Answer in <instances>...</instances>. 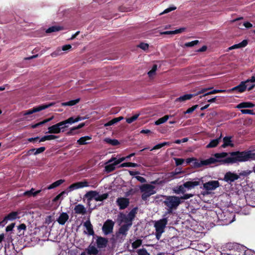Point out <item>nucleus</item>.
<instances>
[{
  "mask_svg": "<svg viewBox=\"0 0 255 255\" xmlns=\"http://www.w3.org/2000/svg\"><path fill=\"white\" fill-rule=\"evenodd\" d=\"M246 153V151L232 152L231 153L230 157L225 158L227 156L228 153L223 152L215 153L214 156L218 159V164L217 165H221L226 163H234L237 162L247 161V156Z\"/></svg>",
  "mask_w": 255,
  "mask_h": 255,
  "instance_id": "1",
  "label": "nucleus"
},
{
  "mask_svg": "<svg viewBox=\"0 0 255 255\" xmlns=\"http://www.w3.org/2000/svg\"><path fill=\"white\" fill-rule=\"evenodd\" d=\"M96 243L97 248L95 245L90 244L86 249L85 251L88 255H97L99 253V251L98 249H101L105 248L108 245V240L106 238L101 236H97Z\"/></svg>",
  "mask_w": 255,
  "mask_h": 255,
  "instance_id": "2",
  "label": "nucleus"
},
{
  "mask_svg": "<svg viewBox=\"0 0 255 255\" xmlns=\"http://www.w3.org/2000/svg\"><path fill=\"white\" fill-rule=\"evenodd\" d=\"M180 198L175 196H166L163 201L164 204L168 208V213H172L173 209H175L180 204Z\"/></svg>",
  "mask_w": 255,
  "mask_h": 255,
  "instance_id": "3",
  "label": "nucleus"
},
{
  "mask_svg": "<svg viewBox=\"0 0 255 255\" xmlns=\"http://www.w3.org/2000/svg\"><path fill=\"white\" fill-rule=\"evenodd\" d=\"M167 218H164L156 221L154 224L155 228V237L157 240L161 238L162 234L164 232V229L167 224Z\"/></svg>",
  "mask_w": 255,
  "mask_h": 255,
  "instance_id": "4",
  "label": "nucleus"
},
{
  "mask_svg": "<svg viewBox=\"0 0 255 255\" xmlns=\"http://www.w3.org/2000/svg\"><path fill=\"white\" fill-rule=\"evenodd\" d=\"M255 83V76H252L250 78L248 79L246 81H242L239 85L235 86L230 89L231 92H237L238 93H243L247 90V86L249 85L247 84L248 83Z\"/></svg>",
  "mask_w": 255,
  "mask_h": 255,
  "instance_id": "5",
  "label": "nucleus"
},
{
  "mask_svg": "<svg viewBox=\"0 0 255 255\" xmlns=\"http://www.w3.org/2000/svg\"><path fill=\"white\" fill-rule=\"evenodd\" d=\"M216 163L218 164V159L215 157V156L214 157H211L208 159L201 160L200 161L195 158V160L193 161V166L195 168H200L204 166H207L212 164Z\"/></svg>",
  "mask_w": 255,
  "mask_h": 255,
  "instance_id": "6",
  "label": "nucleus"
},
{
  "mask_svg": "<svg viewBox=\"0 0 255 255\" xmlns=\"http://www.w3.org/2000/svg\"><path fill=\"white\" fill-rule=\"evenodd\" d=\"M130 228V224H124L119 229L116 233L117 240H120V242L124 241L127 236L128 232Z\"/></svg>",
  "mask_w": 255,
  "mask_h": 255,
  "instance_id": "7",
  "label": "nucleus"
},
{
  "mask_svg": "<svg viewBox=\"0 0 255 255\" xmlns=\"http://www.w3.org/2000/svg\"><path fill=\"white\" fill-rule=\"evenodd\" d=\"M54 103H51L49 104H44L39 105L38 106L34 107L33 108L24 111L23 112V116H27L31 115L34 113L38 112L41 111L43 110L49 108L54 105Z\"/></svg>",
  "mask_w": 255,
  "mask_h": 255,
  "instance_id": "8",
  "label": "nucleus"
},
{
  "mask_svg": "<svg viewBox=\"0 0 255 255\" xmlns=\"http://www.w3.org/2000/svg\"><path fill=\"white\" fill-rule=\"evenodd\" d=\"M115 222L110 219H108L104 223L102 231L105 235L111 234L113 232Z\"/></svg>",
  "mask_w": 255,
  "mask_h": 255,
  "instance_id": "9",
  "label": "nucleus"
},
{
  "mask_svg": "<svg viewBox=\"0 0 255 255\" xmlns=\"http://www.w3.org/2000/svg\"><path fill=\"white\" fill-rule=\"evenodd\" d=\"M239 178L240 176L238 174L228 171L225 173L223 180L229 184H231L232 182L239 179Z\"/></svg>",
  "mask_w": 255,
  "mask_h": 255,
  "instance_id": "10",
  "label": "nucleus"
},
{
  "mask_svg": "<svg viewBox=\"0 0 255 255\" xmlns=\"http://www.w3.org/2000/svg\"><path fill=\"white\" fill-rule=\"evenodd\" d=\"M89 186L88 182L86 180L84 181L77 182L72 184L67 188L68 192L72 191L74 190Z\"/></svg>",
  "mask_w": 255,
  "mask_h": 255,
  "instance_id": "11",
  "label": "nucleus"
},
{
  "mask_svg": "<svg viewBox=\"0 0 255 255\" xmlns=\"http://www.w3.org/2000/svg\"><path fill=\"white\" fill-rule=\"evenodd\" d=\"M220 186L217 180H211L203 184V187L207 191L214 190Z\"/></svg>",
  "mask_w": 255,
  "mask_h": 255,
  "instance_id": "12",
  "label": "nucleus"
},
{
  "mask_svg": "<svg viewBox=\"0 0 255 255\" xmlns=\"http://www.w3.org/2000/svg\"><path fill=\"white\" fill-rule=\"evenodd\" d=\"M117 204L120 210H124L127 208L129 204L128 198L125 197H119L117 199Z\"/></svg>",
  "mask_w": 255,
  "mask_h": 255,
  "instance_id": "13",
  "label": "nucleus"
},
{
  "mask_svg": "<svg viewBox=\"0 0 255 255\" xmlns=\"http://www.w3.org/2000/svg\"><path fill=\"white\" fill-rule=\"evenodd\" d=\"M18 214L19 213L16 211H13L8 214L1 221L4 226L7 223L8 221H13L17 218H19L18 216Z\"/></svg>",
  "mask_w": 255,
  "mask_h": 255,
  "instance_id": "14",
  "label": "nucleus"
},
{
  "mask_svg": "<svg viewBox=\"0 0 255 255\" xmlns=\"http://www.w3.org/2000/svg\"><path fill=\"white\" fill-rule=\"evenodd\" d=\"M202 181L200 179H197L194 181H189L184 183V186L188 189H192L196 186L200 185Z\"/></svg>",
  "mask_w": 255,
  "mask_h": 255,
  "instance_id": "15",
  "label": "nucleus"
},
{
  "mask_svg": "<svg viewBox=\"0 0 255 255\" xmlns=\"http://www.w3.org/2000/svg\"><path fill=\"white\" fill-rule=\"evenodd\" d=\"M69 216L66 212L61 213L59 217L57 219V222L60 225H64L66 222L68 220Z\"/></svg>",
  "mask_w": 255,
  "mask_h": 255,
  "instance_id": "16",
  "label": "nucleus"
},
{
  "mask_svg": "<svg viewBox=\"0 0 255 255\" xmlns=\"http://www.w3.org/2000/svg\"><path fill=\"white\" fill-rule=\"evenodd\" d=\"M180 173V172L176 171L167 173L165 175L164 180L165 182L170 181L173 179L177 178L178 177L177 175Z\"/></svg>",
  "mask_w": 255,
  "mask_h": 255,
  "instance_id": "17",
  "label": "nucleus"
},
{
  "mask_svg": "<svg viewBox=\"0 0 255 255\" xmlns=\"http://www.w3.org/2000/svg\"><path fill=\"white\" fill-rule=\"evenodd\" d=\"M84 226L86 228L87 230V234L89 235L94 236L95 235L93 225L89 219L84 223Z\"/></svg>",
  "mask_w": 255,
  "mask_h": 255,
  "instance_id": "18",
  "label": "nucleus"
},
{
  "mask_svg": "<svg viewBox=\"0 0 255 255\" xmlns=\"http://www.w3.org/2000/svg\"><path fill=\"white\" fill-rule=\"evenodd\" d=\"M60 125V124H58V123L50 126L48 127V131L47 132V133H54V134H58L60 133V128H59V126Z\"/></svg>",
  "mask_w": 255,
  "mask_h": 255,
  "instance_id": "19",
  "label": "nucleus"
},
{
  "mask_svg": "<svg viewBox=\"0 0 255 255\" xmlns=\"http://www.w3.org/2000/svg\"><path fill=\"white\" fill-rule=\"evenodd\" d=\"M74 210L75 214H77L85 215L86 213V209L82 204L76 205Z\"/></svg>",
  "mask_w": 255,
  "mask_h": 255,
  "instance_id": "20",
  "label": "nucleus"
},
{
  "mask_svg": "<svg viewBox=\"0 0 255 255\" xmlns=\"http://www.w3.org/2000/svg\"><path fill=\"white\" fill-rule=\"evenodd\" d=\"M154 187L150 184H143L140 187V190L141 192H145L147 193H155L153 189Z\"/></svg>",
  "mask_w": 255,
  "mask_h": 255,
  "instance_id": "21",
  "label": "nucleus"
},
{
  "mask_svg": "<svg viewBox=\"0 0 255 255\" xmlns=\"http://www.w3.org/2000/svg\"><path fill=\"white\" fill-rule=\"evenodd\" d=\"M248 44V41L246 39L243 40L241 42L234 44L228 48V50H231L235 49L241 48L246 47Z\"/></svg>",
  "mask_w": 255,
  "mask_h": 255,
  "instance_id": "22",
  "label": "nucleus"
},
{
  "mask_svg": "<svg viewBox=\"0 0 255 255\" xmlns=\"http://www.w3.org/2000/svg\"><path fill=\"white\" fill-rule=\"evenodd\" d=\"M255 106V105L251 102H242L237 105L236 108L238 109L252 108Z\"/></svg>",
  "mask_w": 255,
  "mask_h": 255,
  "instance_id": "23",
  "label": "nucleus"
},
{
  "mask_svg": "<svg viewBox=\"0 0 255 255\" xmlns=\"http://www.w3.org/2000/svg\"><path fill=\"white\" fill-rule=\"evenodd\" d=\"M222 136L219 137L211 140L209 144L206 146L207 148H213L216 147L221 141Z\"/></svg>",
  "mask_w": 255,
  "mask_h": 255,
  "instance_id": "24",
  "label": "nucleus"
},
{
  "mask_svg": "<svg viewBox=\"0 0 255 255\" xmlns=\"http://www.w3.org/2000/svg\"><path fill=\"white\" fill-rule=\"evenodd\" d=\"M91 139H92L91 136H82L77 140V142L79 145H85L89 143L87 141Z\"/></svg>",
  "mask_w": 255,
  "mask_h": 255,
  "instance_id": "25",
  "label": "nucleus"
},
{
  "mask_svg": "<svg viewBox=\"0 0 255 255\" xmlns=\"http://www.w3.org/2000/svg\"><path fill=\"white\" fill-rule=\"evenodd\" d=\"M98 195V192L96 191H90L86 193L85 197L87 198L88 201H91L93 199L95 200L96 195Z\"/></svg>",
  "mask_w": 255,
  "mask_h": 255,
  "instance_id": "26",
  "label": "nucleus"
},
{
  "mask_svg": "<svg viewBox=\"0 0 255 255\" xmlns=\"http://www.w3.org/2000/svg\"><path fill=\"white\" fill-rule=\"evenodd\" d=\"M194 95L193 94H185L177 98L175 101L179 102H184L186 100L191 99L194 97Z\"/></svg>",
  "mask_w": 255,
  "mask_h": 255,
  "instance_id": "27",
  "label": "nucleus"
},
{
  "mask_svg": "<svg viewBox=\"0 0 255 255\" xmlns=\"http://www.w3.org/2000/svg\"><path fill=\"white\" fill-rule=\"evenodd\" d=\"M34 190L35 189L34 188H31L30 190L25 191L23 193V195L29 197H35L41 192V190H37L36 191H34Z\"/></svg>",
  "mask_w": 255,
  "mask_h": 255,
  "instance_id": "28",
  "label": "nucleus"
},
{
  "mask_svg": "<svg viewBox=\"0 0 255 255\" xmlns=\"http://www.w3.org/2000/svg\"><path fill=\"white\" fill-rule=\"evenodd\" d=\"M64 181H65V180L63 179H59L58 180H57L56 181L53 182V183H52L51 184L49 185L47 187V189L48 190L54 189V188L60 186L61 184H62L63 183H64Z\"/></svg>",
  "mask_w": 255,
  "mask_h": 255,
  "instance_id": "29",
  "label": "nucleus"
},
{
  "mask_svg": "<svg viewBox=\"0 0 255 255\" xmlns=\"http://www.w3.org/2000/svg\"><path fill=\"white\" fill-rule=\"evenodd\" d=\"M124 119L123 117H119L118 118H115L107 123L105 124V127H107L108 126H111L117 123L118 122L121 121L122 120Z\"/></svg>",
  "mask_w": 255,
  "mask_h": 255,
  "instance_id": "30",
  "label": "nucleus"
},
{
  "mask_svg": "<svg viewBox=\"0 0 255 255\" xmlns=\"http://www.w3.org/2000/svg\"><path fill=\"white\" fill-rule=\"evenodd\" d=\"M63 28L62 26H52L51 27H49L48 29H46V33H51L53 32H56L59 31L60 30H63Z\"/></svg>",
  "mask_w": 255,
  "mask_h": 255,
  "instance_id": "31",
  "label": "nucleus"
},
{
  "mask_svg": "<svg viewBox=\"0 0 255 255\" xmlns=\"http://www.w3.org/2000/svg\"><path fill=\"white\" fill-rule=\"evenodd\" d=\"M172 143V142H164L162 143H158L154 146L153 147L150 149V151L160 149L164 146H170Z\"/></svg>",
  "mask_w": 255,
  "mask_h": 255,
  "instance_id": "32",
  "label": "nucleus"
},
{
  "mask_svg": "<svg viewBox=\"0 0 255 255\" xmlns=\"http://www.w3.org/2000/svg\"><path fill=\"white\" fill-rule=\"evenodd\" d=\"M137 208L135 207L131 209V210L128 214L127 216L130 221H133L135 217V215L137 213Z\"/></svg>",
  "mask_w": 255,
  "mask_h": 255,
  "instance_id": "33",
  "label": "nucleus"
},
{
  "mask_svg": "<svg viewBox=\"0 0 255 255\" xmlns=\"http://www.w3.org/2000/svg\"><path fill=\"white\" fill-rule=\"evenodd\" d=\"M231 137L225 136L223 138L224 143L222 144V147L225 148L228 146H233V144L231 143Z\"/></svg>",
  "mask_w": 255,
  "mask_h": 255,
  "instance_id": "34",
  "label": "nucleus"
},
{
  "mask_svg": "<svg viewBox=\"0 0 255 255\" xmlns=\"http://www.w3.org/2000/svg\"><path fill=\"white\" fill-rule=\"evenodd\" d=\"M80 101V99H77L75 100H73L69 101L67 102L62 103L61 105L62 106H72L76 105Z\"/></svg>",
  "mask_w": 255,
  "mask_h": 255,
  "instance_id": "35",
  "label": "nucleus"
},
{
  "mask_svg": "<svg viewBox=\"0 0 255 255\" xmlns=\"http://www.w3.org/2000/svg\"><path fill=\"white\" fill-rule=\"evenodd\" d=\"M17 230L18 231V236L23 235L24 231L26 230V226L25 224L22 223L17 226Z\"/></svg>",
  "mask_w": 255,
  "mask_h": 255,
  "instance_id": "36",
  "label": "nucleus"
},
{
  "mask_svg": "<svg viewBox=\"0 0 255 255\" xmlns=\"http://www.w3.org/2000/svg\"><path fill=\"white\" fill-rule=\"evenodd\" d=\"M173 116H168V115H165L164 117L159 118L158 120H157L155 122V125H159L160 124H163L165 122H166L169 119L170 117H172Z\"/></svg>",
  "mask_w": 255,
  "mask_h": 255,
  "instance_id": "37",
  "label": "nucleus"
},
{
  "mask_svg": "<svg viewBox=\"0 0 255 255\" xmlns=\"http://www.w3.org/2000/svg\"><path fill=\"white\" fill-rule=\"evenodd\" d=\"M105 141L113 146H117L120 144V142L116 139H111L109 138H106L105 139Z\"/></svg>",
  "mask_w": 255,
  "mask_h": 255,
  "instance_id": "38",
  "label": "nucleus"
},
{
  "mask_svg": "<svg viewBox=\"0 0 255 255\" xmlns=\"http://www.w3.org/2000/svg\"><path fill=\"white\" fill-rule=\"evenodd\" d=\"M121 217L122 218V221L125 222V224H130V227L132 225V221H130L128 217L123 213H121Z\"/></svg>",
  "mask_w": 255,
  "mask_h": 255,
  "instance_id": "39",
  "label": "nucleus"
},
{
  "mask_svg": "<svg viewBox=\"0 0 255 255\" xmlns=\"http://www.w3.org/2000/svg\"><path fill=\"white\" fill-rule=\"evenodd\" d=\"M109 194L108 193H104L102 195H99L98 192V195H96L95 200L96 201H103V200L108 198Z\"/></svg>",
  "mask_w": 255,
  "mask_h": 255,
  "instance_id": "40",
  "label": "nucleus"
},
{
  "mask_svg": "<svg viewBox=\"0 0 255 255\" xmlns=\"http://www.w3.org/2000/svg\"><path fill=\"white\" fill-rule=\"evenodd\" d=\"M53 117H52L49 118L48 119H46L42 121V122H39V123H37L36 124H34V125H32L31 126V127L33 128H37L38 127H39L40 126H41V125H43V124H45V123H46L47 122H50V121H51L53 119Z\"/></svg>",
  "mask_w": 255,
  "mask_h": 255,
  "instance_id": "41",
  "label": "nucleus"
},
{
  "mask_svg": "<svg viewBox=\"0 0 255 255\" xmlns=\"http://www.w3.org/2000/svg\"><path fill=\"white\" fill-rule=\"evenodd\" d=\"M185 187L184 186V184L182 185H180L176 187V189L174 190V193L176 194H179L180 193L184 194L186 190L185 189Z\"/></svg>",
  "mask_w": 255,
  "mask_h": 255,
  "instance_id": "42",
  "label": "nucleus"
},
{
  "mask_svg": "<svg viewBox=\"0 0 255 255\" xmlns=\"http://www.w3.org/2000/svg\"><path fill=\"white\" fill-rule=\"evenodd\" d=\"M139 165L135 163H132V162H125L122 163L119 167H138Z\"/></svg>",
  "mask_w": 255,
  "mask_h": 255,
  "instance_id": "43",
  "label": "nucleus"
},
{
  "mask_svg": "<svg viewBox=\"0 0 255 255\" xmlns=\"http://www.w3.org/2000/svg\"><path fill=\"white\" fill-rule=\"evenodd\" d=\"M115 166L116 165L114 163L112 164L107 165L105 167V170L107 173H110L115 170L116 168Z\"/></svg>",
  "mask_w": 255,
  "mask_h": 255,
  "instance_id": "44",
  "label": "nucleus"
},
{
  "mask_svg": "<svg viewBox=\"0 0 255 255\" xmlns=\"http://www.w3.org/2000/svg\"><path fill=\"white\" fill-rule=\"evenodd\" d=\"M125 160H126V158H125V157L120 158L118 160H116V158L113 157L111 159H110L108 162L110 163L115 160V162H114V163L116 166L118 164L121 163L122 162H123V161H124Z\"/></svg>",
  "mask_w": 255,
  "mask_h": 255,
  "instance_id": "45",
  "label": "nucleus"
},
{
  "mask_svg": "<svg viewBox=\"0 0 255 255\" xmlns=\"http://www.w3.org/2000/svg\"><path fill=\"white\" fill-rule=\"evenodd\" d=\"M185 30V28L183 27V28H180L179 29H176V30H173V31H166L164 32V33L175 34H177V33H182V32L184 31Z\"/></svg>",
  "mask_w": 255,
  "mask_h": 255,
  "instance_id": "46",
  "label": "nucleus"
},
{
  "mask_svg": "<svg viewBox=\"0 0 255 255\" xmlns=\"http://www.w3.org/2000/svg\"><path fill=\"white\" fill-rule=\"evenodd\" d=\"M247 154V160L248 161L250 159L255 160V153L253 152L251 150L246 151Z\"/></svg>",
  "mask_w": 255,
  "mask_h": 255,
  "instance_id": "47",
  "label": "nucleus"
},
{
  "mask_svg": "<svg viewBox=\"0 0 255 255\" xmlns=\"http://www.w3.org/2000/svg\"><path fill=\"white\" fill-rule=\"evenodd\" d=\"M141 244L142 240L140 239H137L132 243L131 246L133 249H136L139 247L141 246Z\"/></svg>",
  "mask_w": 255,
  "mask_h": 255,
  "instance_id": "48",
  "label": "nucleus"
},
{
  "mask_svg": "<svg viewBox=\"0 0 255 255\" xmlns=\"http://www.w3.org/2000/svg\"><path fill=\"white\" fill-rule=\"evenodd\" d=\"M58 124H60V125L59 126L60 132H64L65 128L68 127V126L66 124L64 121L58 123Z\"/></svg>",
  "mask_w": 255,
  "mask_h": 255,
  "instance_id": "49",
  "label": "nucleus"
},
{
  "mask_svg": "<svg viewBox=\"0 0 255 255\" xmlns=\"http://www.w3.org/2000/svg\"><path fill=\"white\" fill-rule=\"evenodd\" d=\"M225 92V90H215H215H212V89H211V90H209V92H208L207 93L204 94L203 96H206L208 95L214 94H216V93H223Z\"/></svg>",
  "mask_w": 255,
  "mask_h": 255,
  "instance_id": "50",
  "label": "nucleus"
},
{
  "mask_svg": "<svg viewBox=\"0 0 255 255\" xmlns=\"http://www.w3.org/2000/svg\"><path fill=\"white\" fill-rule=\"evenodd\" d=\"M139 116V114H135V115H133V116H132L130 118H127L126 122L128 124H131L132 122H133L134 121H135L138 118Z\"/></svg>",
  "mask_w": 255,
  "mask_h": 255,
  "instance_id": "51",
  "label": "nucleus"
},
{
  "mask_svg": "<svg viewBox=\"0 0 255 255\" xmlns=\"http://www.w3.org/2000/svg\"><path fill=\"white\" fill-rule=\"evenodd\" d=\"M76 130L77 129L75 127H73L71 128L70 129L66 132V134L68 136L75 135L78 133V132Z\"/></svg>",
  "mask_w": 255,
  "mask_h": 255,
  "instance_id": "52",
  "label": "nucleus"
},
{
  "mask_svg": "<svg viewBox=\"0 0 255 255\" xmlns=\"http://www.w3.org/2000/svg\"><path fill=\"white\" fill-rule=\"evenodd\" d=\"M199 40H195L191 42H186L185 43V46L186 47H192L199 43Z\"/></svg>",
  "mask_w": 255,
  "mask_h": 255,
  "instance_id": "53",
  "label": "nucleus"
},
{
  "mask_svg": "<svg viewBox=\"0 0 255 255\" xmlns=\"http://www.w3.org/2000/svg\"><path fill=\"white\" fill-rule=\"evenodd\" d=\"M137 47L145 51L148 49L149 45L147 43L141 42L137 45Z\"/></svg>",
  "mask_w": 255,
  "mask_h": 255,
  "instance_id": "54",
  "label": "nucleus"
},
{
  "mask_svg": "<svg viewBox=\"0 0 255 255\" xmlns=\"http://www.w3.org/2000/svg\"><path fill=\"white\" fill-rule=\"evenodd\" d=\"M198 107V105H194L191 108H188L185 112H184V114H191L192 113L194 110H195Z\"/></svg>",
  "mask_w": 255,
  "mask_h": 255,
  "instance_id": "55",
  "label": "nucleus"
},
{
  "mask_svg": "<svg viewBox=\"0 0 255 255\" xmlns=\"http://www.w3.org/2000/svg\"><path fill=\"white\" fill-rule=\"evenodd\" d=\"M143 192L144 193H142L141 195V198L144 201H146L150 195L154 194V193H147L145 192Z\"/></svg>",
  "mask_w": 255,
  "mask_h": 255,
  "instance_id": "56",
  "label": "nucleus"
},
{
  "mask_svg": "<svg viewBox=\"0 0 255 255\" xmlns=\"http://www.w3.org/2000/svg\"><path fill=\"white\" fill-rule=\"evenodd\" d=\"M241 112L243 114H249L252 115L255 114L254 111L252 110L242 109L241 110Z\"/></svg>",
  "mask_w": 255,
  "mask_h": 255,
  "instance_id": "57",
  "label": "nucleus"
},
{
  "mask_svg": "<svg viewBox=\"0 0 255 255\" xmlns=\"http://www.w3.org/2000/svg\"><path fill=\"white\" fill-rule=\"evenodd\" d=\"M64 121L66 124H72L76 122V118L73 117H70L68 119L64 120Z\"/></svg>",
  "mask_w": 255,
  "mask_h": 255,
  "instance_id": "58",
  "label": "nucleus"
},
{
  "mask_svg": "<svg viewBox=\"0 0 255 255\" xmlns=\"http://www.w3.org/2000/svg\"><path fill=\"white\" fill-rule=\"evenodd\" d=\"M65 194H67V192L65 191H62L61 192L60 194H59L58 195H57L53 199V202H56L58 200H59L60 198L63 196L64 195H65Z\"/></svg>",
  "mask_w": 255,
  "mask_h": 255,
  "instance_id": "59",
  "label": "nucleus"
},
{
  "mask_svg": "<svg viewBox=\"0 0 255 255\" xmlns=\"http://www.w3.org/2000/svg\"><path fill=\"white\" fill-rule=\"evenodd\" d=\"M45 147H40L39 148L35 149V151L34 152V155H37L39 153H41L45 150Z\"/></svg>",
  "mask_w": 255,
  "mask_h": 255,
  "instance_id": "60",
  "label": "nucleus"
},
{
  "mask_svg": "<svg viewBox=\"0 0 255 255\" xmlns=\"http://www.w3.org/2000/svg\"><path fill=\"white\" fill-rule=\"evenodd\" d=\"M175 164L176 166H179L182 165L184 162V159L183 158H174Z\"/></svg>",
  "mask_w": 255,
  "mask_h": 255,
  "instance_id": "61",
  "label": "nucleus"
},
{
  "mask_svg": "<svg viewBox=\"0 0 255 255\" xmlns=\"http://www.w3.org/2000/svg\"><path fill=\"white\" fill-rule=\"evenodd\" d=\"M138 255H150L145 249H140L137 252Z\"/></svg>",
  "mask_w": 255,
  "mask_h": 255,
  "instance_id": "62",
  "label": "nucleus"
},
{
  "mask_svg": "<svg viewBox=\"0 0 255 255\" xmlns=\"http://www.w3.org/2000/svg\"><path fill=\"white\" fill-rule=\"evenodd\" d=\"M61 53V50L60 48L57 49L56 50L54 51L51 54V55L53 57H55L58 55H59Z\"/></svg>",
  "mask_w": 255,
  "mask_h": 255,
  "instance_id": "63",
  "label": "nucleus"
},
{
  "mask_svg": "<svg viewBox=\"0 0 255 255\" xmlns=\"http://www.w3.org/2000/svg\"><path fill=\"white\" fill-rule=\"evenodd\" d=\"M15 223H12L10 224V225H9L8 226H7L5 228L6 232H8L12 231L13 228L15 226Z\"/></svg>",
  "mask_w": 255,
  "mask_h": 255,
  "instance_id": "64",
  "label": "nucleus"
}]
</instances>
